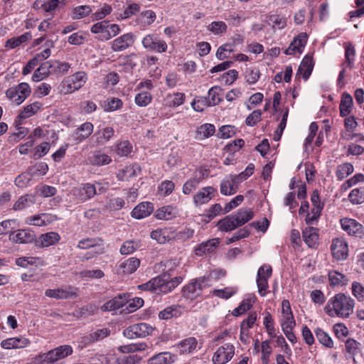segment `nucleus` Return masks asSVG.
<instances>
[{
    "label": "nucleus",
    "mask_w": 364,
    "mask_h": 364,
    "mask_svg": "<svg viewBox=\"0 0 364 364\" xmlns=\"http://www.w3.org/2000/svg\"><path fill=\"white\" fill-rule=\"evenodd\" d=\"M182 281V277H171L170 273L166 272L139 285V289L144 291H153L156 294H167L173 290Z\"/></svg>",
    "instance_id": "f257e3e1"
},
{
    "label": "nucleus",
    "mask_w": 364,
    "mask_h": 364,
    "mask_svg": "<svg viewBox=\"0 0 364 364\" xmlns=\"http://www.w3.org/2000/svg\"><path fill=\"white\" fill-rule=\"evenodd\" d=\"M354 305L352 298L343 294H337L328 301L325 310L331 317L348 318L353 312Z\"/></svg>",
    "instance_id": "f03ea898"
},
{
    "label": "nucleus",
    "mask_w": 364,
    "mask_h": 364,
    "mask_svg": "<svg viewBox=\"0 0 364 364\" xmlns=\"http://www.w3.org/2000/svg\"><path fill=\"white\" fill-rule=\"evenodd\" d=\"M225 275V272L222 270H214L209 275L203 276L193 279L189 284L186 285L182 290L183 296L186 299H195L200 296L203 289L211 286L210 278L215 277L219 279Z\"/></svg>",
    "instance_id": "7ed1b4c3"
},
{
    "label": "nucleus",
    "mask_w": 364,
    "mask_h": 364,
    "mask_svg": "<svg viewBox=\"0 0 364 364\" xmlns=\"http://www.w3.org/2000/svg\"><path fill=\"white\" fill-rule=\"evenodd\" d=\"M73 353L70 345H61L46 353H41L33 358L34 364H60V361Z\"/></svg>",
    "instance_id": "20e7f679"
},
{
    "label": "nucleus",
    "mask_w": 364,
    "mask_h": 364,
    "mask_svg": "<svg viewBox=\"0 0 364 364\" xmlns=\"http://www.w3.org/2000/svg\"><path fill=\"white\" fill-rule=\"evenodd\" d=\"M88 80L87 74L84 71H77L74 74L65 77L58 89L63 95L72 94L81 89Z\"/></svg>",
    "instance_id": "39448f33"
},
{
    "label": "nucleus",
    "mask_w": 364,
    "mask_h": 364,
    "mask_svg": "<svg viewBox=\"0 0 364 364\" xmlns=\"http://www.w3.org/2000/svg\"><path fill=\"white\" fill-rule=\"evenodd\" d=\"M154 328L146 323H138L127 327L123 331L124 337L129 339L145 338L152 333Z\"/></svg>",
    "instance_id": "423d86ee"
},
{
    "label": "nucleus",
    "mask_w": 364,
    "mask_h": 364,
    "mask_svg": "<svg viewBox=\"0 0 364 364\" xmlns=\"http://www.w3.org/2000/svg\"><path fill=\"white\" fill-rule=\"evenodd\" d=\"M30 93L31 88L28 84L21 82L16 87L9 88L6 95L13 103L19 105L29 96Z\"/></svg>",
    "instance_id": "0eeeda50"
},
{
    "label": "nucleus",
    "mask_w": 364,
    "mask_h": 364,
    "mask_svg": "<svg viewBox=\"0 0 364 364\" xmlns=\"http://www.w3.org/2000/svg\"><path fill=\"white\" fill-rule=\"evenodd\" d=\"M331 251V255L335 260H346L348 257V244L344 238H334L332 240Z\"/></svg>",
    "instance_id": "6e6552de"
},
{
    "label": "nucleus",
    "mask_w": 364,
    "mask_h": 364,
    "mask_svg": "<svg viewBox=\"0 0 364 364\" xmlns=\"http://www.w3.org/2000/svg\"><path fill=\"white\" fill-rule=\"evenodd\" d=\"M141 43L144 48L150 51L164 53L168 48L166 43L155 33L146 35L143 38Z\"/></svg>",
    "instance_id": "1a4fd4ad"
},
{
    "label": "nucleus",
    "mask_w": 364,
    "mask_h": 364,
    "mask_svg": "<svg viewBox=\"0 0 364 364\" xmlns=\"http://www.w3.org/2000/svg\"><path fill=\"white\" fill-rule=\"evenodd\" d=\"M235 355V346L231 343H225L220 346L214 353L212 362L213 364H225Z\"/></svg>",
    "instance_id": "9d476101"
},
{
    "label": "nucleus",
    "mask_w": 364,
    "mask_h": 364,
    "mask_svg": "<svg viewBox=\"0 0 364 364\" xmlns=\"http://www.w3.org/2000/svg\"><path fill=\"white\" fill-rule=\"evenodd\" d=\"M45 295L55 299H69L77 296V289L73 286L48 289L46 290Z\"/></svg>",
    "instance_id": "9b49d317"
},
{
    "label": "nucleus",
    "mask_w": 364,
    "mask_h": 364,
    "mask_svg": "<svg viewBox=\"0 0 364 364\" xmlns=\"http://www.w3.org/2000/svg\"><path fill=\"white\" fill-rule=\"evenodd\" d=\"M341 228L350 236L361 238L364 235V227L357 220L344 218L340 220Z\"/></svg>",
    "instance_id": "f8f14e48"
},
{
    "label": "nucleus",
    "mask_w": 364,
    "mask_h": 364,
    "mask_svg": "<svg viewBox=\"0 0 364 364\" xmlns=\"http://www.w3.org/2000/svg\"><path fill=\"white\" fill-rule=\"evenodd\" d=\"M217 190L213 186H205L200 188L193 196V203L196 207L207 204L215 198Z\"/></svg>",
    "instance_id": "ddd939ff"
},
{
    "label": "nucleus",
    "mask_w": 364,
    "mask_h": 364,
    "mask_svg": "<svg viewBox=\"0 0 364 364\" xmlns=\"http://www.w3.org/2000/svg\"><path fill=\"white\" fill-rule=\"evenodd\" d=\"M73 194L79 202L84 203L97 194V188L94 184L87 183L74 188Z\"/></svg>",
    "instance_id": "4468645a"
},
{
    "label": "nucleus",
    "mask_w": 364,
    "mask_h": 364,
    "mask_svg": "<svg viewBox=\"0 0 364 364\" xmlns=\"http://www.w3.org/2000/svg\"><path fill=\"white\" fill-rule=\"evenodd\" d=\"M207 176L206 171L200 169L196 171L193 176L188 179L183 185L182 192L185 195L191 194L200 184Z\"/></svg>",
    "instance_id": "2eb2a0df"
},
{
    "label": "nucleus",
    "mask_w": 364,
    "mask_h": 364,
    "mask_svg": "<svg viewBox=\"0 0 364 364\" xmlns=\"http://www.w3.org/2000/svg\"><path fill=\"white\" fill-rule=\"evenodd\" d=\"M114 134L113 127L100 125L92 136V139L97 145H104L113 137Z\"/></svg>",
    "instance_id": "dca6fc26"
},
{
    "label": "nucleus",
    "mask_w": 364,
    "mask_h": 364,
    "mask_svg": "<svg viewBox=\"0 0 364 364\" xmlns=\"http://www.w3.org/2000/svg\"><path fill=\"white\" fill-rule=\"evenodd\" d=\"M134 43V36L132 33H127L115 38L112 41V49L114 52H120L132 46Z\"/></svg>",
    "instance_id": "f3484780"
},
{
    "label": "nucleus",
    "mask_w": 364,
    "mask_h": 364,
    "mask_svg": "<svg viewBox=\"0 0 364 364\" xmlns=\"http://www.w3.org/2000/svg\"><path fill=\"white\" fill-rule=\"evenodd\" d=\"M307 39L308 36L306 33H299L294 38L288 48L285 50L284 53L289 55L295 53H301L307 43Z\"/></svg>",
    "instance_id": "a211bd4d"
},
{
    "label": "nucleus",
    "mask_w": 364,
    "mask_h": 364,
    "mask_svg": "<svg viewBox=\"0 0 364 364\" xmlns=\"http://www.w3.org/2000/svg\"><path fill=\"white\" fill-rule=\"evenodd\" d=\"M220 244L219 238H213L205 242H201L196 247L194 252L197 256H203L206 254H210L218 248Z\"/></svg>",
    "instance_id": "6ab92c4d"
},
{
    "label": "nucleus",
    "mask_w": 364,
    "mask_h": 364,
    "mask_svg": "<svg viewBox=\"0 0 364 364\" xmlns=\"http://www.w3.org/2000/svg\"><path fill=\"white\" fill-rule=\"evenodd\" d=\"M154 211V205L150 202L139 203L132 211V217L135 219H142L149 216Z\"/></svg>",
    "instance_id": "aec40b11"
},
{
    "label": "nucleus",
    "mask_w": 364,
    "mask_h": 364,
    "mask_svg": "<svg viewBox=\"0 0 364 364\" xmlns=\"http://www.w3.org/2000/svg\"><path fill=\"white\" fill-rule=\"evenodd\" d=\"M35 235L29 230L22 229L12 232L9 235V239L17 243H28L34 240Z\"/></svg>",
    "instance_id": "412c9836"
},
{
    "label": "nucleus",
    "mask_w": 364,
    "mask_h": 364,
    "mask_svg": "<svg viewBox=\"0 0 364 364\" xmlns=\"http://www.w3.org/2000/svg\"><path fill=\"white\" fill-rule=\"evenodd\" d=\"M30 341L24 337H14L3 340L1 342V347L4 349L22 348L28 346Z\"/></svg>",
    "instance_id": "4be33fe9"
},
{
    "label": "nucleus",
    "mask_w": 364,
    "mask_h": 364,
    "mask_svg": "<svg viewBox=\"0 0 364 364\" xmlns=\"http://www.w3.org/2000/svg\"><path fill=\"white\" fill-rule=\"evenodd\" d=\"M93 124L91 122H85L82 124L74 132L75 141L80 143L87 139L93 132Z\"/></svg>",
    "instance_id": "5701e85b"
},
{
    "label": "nucleus",
    "mask_w": 364,
    "mask_h": 364,
    "mask_svg": "<svg viewBox=\"0 0 364 364\" xmlns=\"http://www.w3.org/2000/svg\"><path fill=\"white\" fill-rule=\"evenodd\" d=\"M198 341L194 337H188L180 341L177 348L181 353L191 354L197 350Z\"/></svg>",
    "instance_id": "b1692460"
},
{
    "label": "nucleus",
    "mask_w": 364,
    "mask_h": 364,
    "mask_svg": "<svg viewBox=\"0 0 364 364\" xmlns=\"http://www.w3.org/2000/svg\"><path fill=\"white\" fill-rule=\"evenodd\" d=\"M178 210L176 206L166 205L163 206L155 212V218L158 220H171L177 216Z\"/></svg>",
    "instance_id": "393cba45"
},
{
    "label": "nucleus",
    "mask_w": 364,
    "mask_h": 364,
    "mask_svg": "<svg viewBox=\"0 0 364 364\" xmlns=\"http://www.w3.org/2000/svg\"><path fill=\"white\" fill-rule=\"evenodd\" d=\"M302 237L309 247H315L318 240L317 229L312 227L305 228L302 232Z\"/></svg>",
    "instance_id": "a878e982"
},
{
    "label": "nucleus",
    "mask_w": 364,
    "mask_h": 364,
    "mask_svg": "<svg viewBox=\"0 0 364 364\" xmlns=\"http://www.w3.org/2000/svg\"><path fill=\"white\" fill-rule=\"evenodd\" d=\"M126 302L127 298L125 295H119V296H116L114 299L105 303L102 306L101 309L107 311H114L116 309H119V308L124 307L126 305Z\"/></svg>",
    "instance_id": "bb28decb"
},
{
    "label": "nucleus",
    "mask_w": 364,
    "mask_h": 364,
    "mask_svg": "<svg viewBox=\"0 0 364 364\" xmlns=\"http://www.w3.org/2000/svg\"><path fill=\"white\" fill-rule=\"evenodd\" d=\"M174 360V355L169 352H162L150 358L148 364H171Z\"/></svg>",
    "instance_id": "cd10ccee"
},
{
    "label": "nucleus",
    "mask_w": 364,
    "mask_h": 364,
    "mask_svg": "<svg viewBox=\"0 0 364 364\" xmlns=\"http://www.w3.org/2000/svg\"><path fill=\"white\" fill-rule=\"evenodd\" d=\"M353 103V97L351 95L347 92L343 93L339 105L340 115L341 117H347L350 114Z\"/></svg>",
    "instance_id": "c85d7f7f"
},
{
    "label": "nucleus",
    "mask_w": 364,
    "mask_h": 364,
    "mask_svg": "<svg viewBox=\"0 0 364 364\" xmlns=\"http://www.w3.org/2000/svg\"><path fill=\"white\" fill-rule=\"evenodd\" d=\"M156 19V14L152 10L143 11L136 18L137 23L142 28L151 26Z\"/></svg>",
    "instance_id": "c756f323"
},
{
    "label": "nucleus",
    "mask_w": 364,
    "mask_h": 364,
    "mask_svg": "<svg viewBox=\"0 0 364 364\" xmlns=\"http://www.w3.org/2000/svg\"><path fill=\"white\" fill-rule=\"evenodd\" d=\"M313 68H314V61H313L312 57L306 55L303 58V60L299 67L296 75H298L299 73H302L303 78L305 80H306L309 78V77L310 76V75L313 70Z\"/></svg>",
    "instance_id": "7c9ffc66"
},
{
    "label": "nucleus",
    "mask_w": 364,
    "mask_h": 364,
    "mask_svg": "<svg viewBox=\"0 0 364 364\" xmlns=\"http://www.w3.org/2000/svg\"><path fill=\"white\" fill-rule=\"evenodd\" d=\"M150 236L160 244H164L172 238L171 231L168 228H158L153 230Z\"/></svg>",
    "instance_id": "2f4dec72"
},
{
    "label": "nucleus",
    "mask_w": 364,
    "mask_h": 364,
    "mask_svg": "<svg viewBox=\"0 0 364 364\" xmlns=\"http://www.w3.org/2000/svg\"><path fill=\"white\" fill-rule=\"evenodd\" d=\"M221 89L218 86L211 87L208 92V97H203V102L208 103V106H215L221 102Z\"/></svg>",
    "instance_id": "473e14b6"
},
{
    "label": "nucleus",
    "mask_w": 364,
    "mask_h": 364,
    "mask_svg": "<svg viewBox=\"0 0 364 364\" xmlns=\"http://www.w3.org/2000/svg\"><path fill=\"white\" fill-rule=\"evenodd\" d=\"M89 163L93 166H104L109 164L112 161L109 156L100 151H96L88 158Z\"/></svg>",
    "instance_id": "72a5a7b5"
},
{
    "label": "nucleus",
    "mask_w": 364,
    "mask_h": 364,
    "mask_svg": "<svg viewBox=\"0 0 364 364\" xmlns=\"http://www.w3.org/2000/svg\"><path fill=\"white\" fill-rule=\"evenodd\" d=\"M218 227L221 231L230 232L238 228L239 225H237L235 216L232 214L220 220L218 223Z\"/></svg>",
    "instance_id": "f704fd0d"
},
{
    "label": "nucleus",
    "mask_w": 364,
    "mask_h": 364,
    "mask_svg": "<svg viewBox=\"0 0 364 364\" xmlns=\"http://www.w3.org/2000/svg\"><path fill=\"white\" fill-rule=\"evenodd\" d=\"M36 202V197L33 194H26L21 196L14 203V210H21L30 207Z\"/></svg>",
    "instance_id": "c9c22d12"
},
{
    "label": "nucleus",
    "mask_w": 364,
    "mask_h": 364,
    "mask_svg": "<svg viewBox=\"0 0 364 364\" xmlns=\"http://www.w3.org/2000/svg\"><path fill=\"white\" fill-rule=\"evenodd\" d=\"M140 265V260L136 257H130L120 263L119 267L124 274L134 272Z\"/></svg>",
    "instance_id": "e433bc0d"
},
{
    "label": "nucleus",
    "mask_w": 364,
    "mask_h": 364,
    "mask_svg": "<svg viewBox=\"0 0 364 364\" xmlns=\"http://www.w3.org/2000/svg\"><path fill=\"white\" fill-rule=\"evenodd\" d=\"M236 185L228 175L220 183V193L224 196H231L237 192Z\"/></svg>",
    "instance_id": "4c0bfd02"
},
{
    "label": "nucleus",
    "mask_w": 364,
    "mask_h": 364,
    "mask_svg": "<svg viewBox=\"0 0 364 364\" xmlns=\"http://www.w3.org/2000/svg\"><path fill=\"white\" fill-rule=\"evenodd\" d=\"M255 297L254 296H247L245 299L242 301L239 306L233 310L232 315L235 316H238L247 312L252 307V305L255 303Z\"/></svg>",
    "instance_id": "58836bf2"
},
{
    "label": "nucleus",
    "mask_w": 364,
    "mask_h": 364,
    "mask_svg": "<svg viewBox=\"0 0 364 364\" xmlns=\"http://www.w3.org/2000/svg\"><path fill=\"white\" fill-rule=\"evenodd\" d=\"M52 65L50 62L47 61L42 63L33 74L32 79L33 81L39 82L48 76Z\"/></svg>",
    "instance_id": "ea45409f"
},
{
    "label": "nucleus",
    "mask_w": 364,
    "mask_h": 364,
    "mask_svg": "<svg viewBox=\"0 0 364 364\" xmlns=\"http://www.w3.org/2000/svg\"><path fill=\"white\" fill-rule=\"evenodd\" d=\"M235 216L237 225H243L253 218V212L250 208H240L238 211L232 214Z\"/></svg>",
    "instance_id": "a19ab883"
},
{
    "label": "nucleus",
    "mask_w": 364,
    "mask_h": 364,
    "mask_svg": "<svg viewBox=\"0 0 364 364\" xmlns=\"http://www.w3.org/2000/svg\"><path fill=\"white\" fill-rule=\"evenodd\" d=\"M60 239V235L55 232H50L41 235L39 243L43 247H49L56 244Z\"/></svg>",
    "instance_id": "79ce46f5"
},
{
    "label": "nucleus",
    "mask_w": 364,
    "mask_h": 364,
    "mask_svg": "<svg viewBox=\"0 0 364 364\" xmlns=\"http://www.w3.org/2000/svg\"><path fill=\"white\" fill-rule=\"evenodd\" d=\"M314 333L321 344L328 348H333V341L328 333L320 328H316Z\"/></svg>",
    "instance_id": "37998d69"
},
{
    "label": "nucleus",
    "mask_w": 364,
    "mask_h": 364,
    "mask_svg": "<svg viewBox=\"0 0 364 364\" xmlns=\"http://www.w3.org/2000/svg\"><path fill=\"white\" fill-rule=\"evenodd\" d=\"M92 9L88 5L77 6L73 9L71 18L74 20H79L88 16L92 13Z\"/></svg>",
    "instance_id": "c03bdc74"
},
{
    "label": "nucleus",
    "mask_w": 364,
    "mask_h": 364,
    "mask_svg": "<svg viewBox=\"0 0 364 364\" xmlns=\"http://www.w3.org/2000/svg\"><path fill=\"white\" fill-rule=\"evenodd\" d=\"M353 171V166L350 163H344L337 166L336 170V176L338 180L342 181L350 175Z\"/></svg>",
    "instance_id": "a18cd8bd"
},
{
    "label": "nucleus",
    "mask_w": 364,
    "mask_h": 364,
    "mask_svg": "<svg viewBox=\"0 0 364 364\" xmlns=\"http://www.w3.org/2000/svg\"><path fill=\"white\" fill-rule=\"evenodd\" d=\"M42 104L39 102H34L23 108V110L18 114L20 119L28 118L35 114L41 107Z\"/></svg>",
    "instance_id": "49530a36"
},
{
    "label": "nucleus",
    "mask_w": 364,
    "mask_h": 364,
    "mask_svg": "<svg viewBox=\"0 0 364 364\" xmlns=\"http://www.w3.org/2000/svg\"><path fill=\"white\" fill-rule=\"evenodd\" d=\"M108 21H102L93 24L90 28L92 33L99 34L100 39L107 41Z\"/></svg>",
    "instance_id": "de8ad7c7"
},
{
    "label": "nucleus",
    "mask_w": 364,
    "mask_h": 364,
    "mask_svg": "<svg viewBox=\"0 0 364 364\" xmlns=\"http://www.w3.org/2000/svg\"><path fill=\"white\" fill-rule=\"evenodd\" d=\"M110 331L107 328L97 329L95 331L91 333L89 336L85 337V341L86 343L96 342L107 337Z\"/></svg>",
    "instance_id": "09e8293b"
},
{
    "label": "nucleus",
    "mask_w": 364,
    "mask_h": 364,
    "mask_svg": "<svg viewBox=\"0 0 364 364\" xmlns=\"http://www.w3.org/2000/svg\"><path fill=\"white\" fill-rule=\"evenodd\" d=\"M215 126L212 124H204L200 126L196 131L197 137L200 139L208 138L214 134Z\"/></svg>",
    "instance_id": "8fccbe9b"
},
{
    "label": "nucleus",
    "mask_w": 364,
    "mask_h": 364,
    "mask_svg": "<svg viewBox=\"0 0 364 364\" xmlns=\"http://www.w3.org/2000/svg\"><path fill=\"white\" fill-rule=\"evenodd\" d=\"M31 37V33L30 32H26L20 36L9 39L6 42L5 46L11 49L15 48L23 43L30 40Z\"/></svg>",
    "instance_id": "3c124183"
},
{
    "label": "nucleus",
    "mask_w": 364,
    "mask_h": 364,
    "mask_svg": "<svg viewBox=\"0 0 364 364\" xmlns=\"http://www.w3.org/2000/svg\"><path fill=\"white\" fill-rule=\"evenodd\" d=\"M146 348L147 345L145 343H138L120 346L117 349L122 353H130L144 350Z\"/></svg>",
    "instance_id": "603ef678"
},
{
    "label": "nucleus",
    "mask_w": 364,
    "mask_h": 364,
    "mask_svg": "<svg viewBox=\"0 0 364 364\" xmlns=\"http://www.w3.org/2000/svg\"><path fill=\"white\" fill-rule=\"evenodd\" d=\"M34 178L27 169L25 172L18 175L14 181L15 185L19 188L27 187Z\"/></svg>",
    "instance_id": "864d4df0"
},
{
    "label": "nucleus",
    "mask_w": 364,
    "mask_h": 364,
    "mask_svg": "<svg viewBox=\"0 0 364 364\" xmlns=\"http://www.w3.org/2000/svg\"><path fill=\"white\" fill-rule=\"evenodd\" d=\"M28 170L34 178L36 176L46 174L48 171V166L45 162H40L28 167Z\"/></svg>",
    "instance_id": "5fc2aeb1"
},
{
    "label": "nucleus",
    "mask_w": 364,
    "mask_h": 364,
    "mask_svg": "<svg viewBox=\"0 0 364 364\" xmlns=\"http://www.w3.org/2000/svg\"><path fill=\"white\" fill-rule=\"evenodd\" d=\"M348 199L353 204H361L364 202V186L353 189Z\"/></svg>",
    "instance_id": "6e6d98bb"
},
{
    "label": "nucleus",
    "mask_w": 364,
    "mask_h": 364,
    "mask_svg": "<svg viewBox=\"0 0 364 364\" xmlns=\"http://www.w3.org/2000/svg\"><path fill=\"white\" fill-rule=\"evenodd\" d=\"M133 147L129 141H123L116 144V153L120 156H128L132 151Z\"/></svg>",
    "instance_id": "4d7b16f0"
},
{
    "label": "nucleus",
    "mask_w": 364,
    "mask_h": 364,
    "mask_svg": "<svg viewBox=\"0 0 364 364\" xmlns=\"http://www.w3.org/2000/svg\"><path fill=\"white\" fill-rule=\"evenodd\" d=\"M139 242L135 240H127L120 247L119 252L122 255H129L139 248Z\"/></svg>",
    "instance_id": "13d9d810"
},
{
    "label": "nucleus",
    "mask_w": 364,
    "mask_h": 364,
    "mask_svg": "<svg viewBox=\"0 0 364 364\" xmlns=\"http://www.w3.org/2000/svg\"><path fill=\"white\" fill-rule=\"evenodd\" d=\"M346 351L351 355H355L361 351V344L353 338H348L345 342Z\"/></svg>",
    "instance_id": "bf43d9fd"
},
{
    "label": "nucleus",
    "mask_w": 364,
    "mask_h": 364,
    "mask_svg": "<svg viewBox=\"0 0 364 364\" xmlns=\"http://www.w3.org/2000/svg\"><path fill=\"white\" fill-rule=\"evenodd\" d=\"M228 26L223 21H213L208 26V30L215 35L222 36L227 31Z\"/></svg>",
    "instance_id": "052dcab7"
},
{
    "label": "nucleus",
    "mask_w": 364,
    "mask_h": 364,
    "mask_svg": "<svg viewBox=\"0 0 364 364\" xmlns=\"http://www.w3.org/2000/svg\"><path fill=\"white\" fill-rule=\"evenodd\" d=\"M152 100L151 93L146 91H143L138 93L134 98L135 103L139 107L147 106Z\"/></svg>",
    "instance_id": "680f3d73"
},
{
    "label": "nucleus",
    "mask_w": 364,
    "mask_h": 364,
    "mask_svg": "<svg viewBox=\"0 0 364 364\" xmlns=\"http://www.w3.org/2000/svg\"><path fill=\"white\" fill-rule=\"evenodd\" d=\"M213 295L221 299H228L237 292V288L230 287L221 289L213 290Z\"/></svg>",
    "instance_id": "e2e57ef3"
},
{
    "label": "nucleus",
    "mask_w": 364,
    "mask_h": 364,
    "mask_svg": "<svg viewBox=\"0 0 364 364\" xmlns=\"http://www.w3.org/2000/svg\"><path fill=\"white\" fill-rule=\"evenodd\" d=\"M269 21L272 27L278 29H283L287 26V18L278 14H272L268 17Z\"/></svg>",
    "instance_id": "0e129e2a"
},
{
    "label": "nucleus",
    "mask_w": 364,
    "mask_h": 364,
    "mask_svg": "<svg viewBox=\"0 0 364 364\" xmlns=\"http://www.w3.org/2000/svg\"><path fill=\"white\" fill-rule=\"evenodd\" d=\"M174 183L169 180L163 181L158 187V192L161 196H166L170 195L174 190Z\"/></svg>",
    "instance_id": "69168bd1"
},
{
    "label": "nucleus",
    "mask_w": 364,
    "mask_h": 364,
    "mask_svg": "<svg viewBox=\"0 0 364 364\" xmlns=\"http://www.w3.org/2000/svg\"><path fill=\"white\" fill-rule=\"evenodd\" d=\"M245 77L250 85L255 84L260 77V72L257 68H247L245 73Z\"/></svg>",
    "instance_id": "338daca9"
},
{
    "label": "nucleus",
    "mask_w": 364,
    "mask_h": 364,
    "mask_svg": "<svg viewBox=\"0 0 364 364\" xmlns=\"http://www.w3.org/2000/svg\"><path fill=\"white\" fill-rule=\"evenodd\" d=\"M141 358L136 355H122L117 358V364H139Z\"/></svg>",
    "instance_id": "774afa93"
}]
</instances>
